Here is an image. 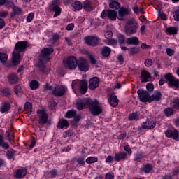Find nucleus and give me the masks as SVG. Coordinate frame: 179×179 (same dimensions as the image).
Returning <instances> with one entry per match:
<instances>
[{
	"mask_svg": "<svg viewBox=\"0 0 179 179\" xmlns=\"http://www.w3.org/2000/svg\"><path fill=\"white\" fill-rule=\"evenodd\" d=\"M141 48L142 50H150L151 47L149 45H146V43H142L141 45Z\"/></svg>",
	"mask_w": 179,
	"mask_h": 179,
	"instance_id": "69168bd1",
	"label": "nucleus"
},
{
	"mask_svg": "<svg viewBox=\"0 0 179 179\" xmlns=\"http://www.w3.org/2000/svg\"><path fill=\"white\" fill-rule=\"evenodd\" d=\"M101 54L105 58L110 57V55L111 54V48L108 46H104L101 50Z\"/></svg>",
	"mask_w": 179,
	"mask_h": 179,
	"instance_id": "c85d7f7f",
	"label": "nucleus"
},
{
	"mask_svg": "<svg viewBox=\"0 0 179 179\" xmlns=\"http://www.w3.org/2000/svg\"><path fill=\"white\" fill-rule=\"evenodd\" d=\"M14 92L17 96L22 94V87L20 85H15L14 87Z\"/></svg>",
	"mask_w": 179,
	"mask_h": 179,
	"instance_id": "de8ad7c7",
	"label": "nucleus"
},
{
	"mask_svg": "<svg viewBox=\"0 0 179 179\" xmlns=\"http://www.w3.org/2000/svg\"><path fill=\"white\" fill-rule=\"evenodd\" d=\"M0 110L2 114L8 113V111L10 110V103H9L8 101L4 102Z\"/></svg>",
	"mask_w": 179,
	"mask_h": 179,
	"instance_id": "7c9ffc66",
	"label": "nucleus"
},
{
	"mask_svg": "<svg viewBox=\"0 0 179 179\" xmlns=\"http://www.w3.org/2000/svg\"><path fill=\"white\" fill-rule=\"evenodd\" d=\"M12 12L10 13L11 17H15L16 16H19V15H22L23 13V10L20 8V7L17 6H13L12 7Z\"/></svg>",
	"mask_w": 179,
	"mask_h": 179,
	"instance_id": "dca6fc26",
	"label": "nucleus"
},
{
	"mask_svg": "<svg viewBox=\"0 0 179 179\" xmlns=\"http://www.w3.org/2000/svg\"><path fill=\"white\" fill-rule=\"evenodd\" d=\"M0 61L2 64H5L8 61V55L0 52Z\"/></svg>",
	"mask_w": 179,
	"mask_h": 179,
	"instance_id": "c03bdc74",
	"label": "nucleus"
},
{
	"mask_svg": "<svg viewBox=\"0 0 179 179\" xmlns=\"http://www.w3.org/2000/svg\"><path fill=\"white\" fill-rule=\"evenodd\" d=\"M118 20H124V16H127V15L129 14V10L125 8H120L118 11Z\"/></svg>",
	"mask_w": 179,
	"mask_h": 179,
	"instance_id": "a211bd4d",
	"label": "nucleus"
},
{
	"mask_svg": "<svg viewBox=\"0 0 179 179\" xmlns=\"http://www.w3.org/2000/svg\"><path fill=\"white\" fill-rule=\"evenodd\" d=\"M88 57L90 58V61L92 65H96L97 64V61L96 60V57H94L92 54H88Z\"/></svg>",
	"mask_w": 179,
	"mask_h": 179,
	"instance_id": "09e8293b",
	"label": "nucleus"
},
{
	"mask_svg": "<svg viewBox=\"0 0 179 179\" xmlns=\"http://www.w3.org/2000/svg\"><path fill=\"white\" fill-rule=\"evenodd\" d=\"M27 173V169H17L15 171V177L17 179L24 178V177H26Z\"/></svg>",
	"mask_w": 179,
	"mask_h": 179,
	"instance_id": "6ab92c4d",
	"label": "nucleus"
},
{
	"mask_svg": "<svg viewBox=\"0 0 179 179\" xmlns=\"http://www.w3.org/2000/svg\"><path fill=\"white\" fill-rule=\"evenodd\" d=\"M117 59L120 65H122L124 64V56H122V55H119L117 56Z\"/></svg>",
	"mask_w": 179,
	"mask_h": 179,
	"instance_id": "338daca9",
	"label": "nucleus"
},
{
	"mask_svg": "<svg viewBox=\"0 0 179 179\" xmlns=\"http://www.w3.org/2000/svg\"><path fill=\"white\" fill-rule=\"evenodd\" d=\"M34 19V13H30L27 17V23H30Z\"/></svg>",
	"mask_w": 179,
	"mask_h": 179,
	"instance_id": "4d7b16f0",
	"label": "nucleus"
},
{
	"mask_svg": "<svg viewBox=\"0 0 179 179\" xmlns=\"http://www.w3.org/2000/svg\"><path fill=\"white\" fill-rule=\"evenodd\" d=\"M88 108H90V113L94 117L100 115L103 113V108L100 106V102L97 99H94V101L91 99Z\"/></svg>",
	"mask_w": 179,
	"mask_h": 179,
	"instance_id": "7ed1b4c3",
	"label": "nucleus"
},
{
	"mask_svg": "<svg viewBox=\"0 0 179 179\" xmlns=\"http://www.w3.org/2000/svg\"><path fill=\"white\" fill-rule=\"evenodd\" d=\"M118 42L120 44H124L125 43V36L124 34H120L117 36Z\"/></svg>",
	"mask_w": 179,
	"mask_h": 179,
	"instance_id": "864d4df0",
	"label": "nucleus"
},
{
	"mask_svg": "<svg viewBox=\"0 0 179 179\" xmlns=\"http://www.w3.org/2000/svg\"><path fill=\"white\" fill-rule=\"evenodd\" d=\"M59 38V35L58 34H53L52 38L50 39V42L51 44H55L58 41V39Z\"/></svg>",
	"mask_w": 179,
	"mask_h": 179,
	"instance_id": "79ce46f5",
	"label": "nucleus"
},
{
	"mask_svg": "<svg viewBox=\"0 0 179 179\" xmlns=\"http://www.w3.org/2000/svg\"><path fill=\"white\" fill-rule=\"evenodd\" d=\"M168 85L169 87L173 86L174 87H176V89H178L179 87V80L173 78L169 84Z\"/></svg>",
	"mask_w": 179,
	"mask_h": 179,
	"instance_id": "72a5a7b5",
	"label": "nucleus"
},
{
	"mask_svg": "<svg viewBox=\"0 0 179 179\" xmlns=\"http://www.w3.org/2000/svg\"><path fill=\"white\" fill-rule=\"evenodd\" d=\"M173 108H176V110H179V99H175L173 100Z\"/></svg>",
	"mask_w": 179,
	"mask_h": 179,
	"instance_id": "603ef678",
	"label": "nucleus"
},
{
	"mask_svg": "<svg viewBox=\"0 0 179 179\" xmlns=\"http://www.w3.org/2000/svg\"><path fill=\"white\" fill-rule=\"evenodd\" d=\"M109 103L112 107H117L118 106V98L115 93H112L109 98Z\"/></svg>",
	"mask_w": 179,
	"mask_h": 179,
	"instance_id": "4be33fe9",
	"label": "nucleus"
},
{
	"mask_svg": "<svg viewBox=\"0 0 179 179\" xmlns=\"http://www.w3.org/2000/svg\"><path fill=\"white\" fill-rule=\"evenodd\" d=\"M77 66L81 72H87L89 71V63L84 57H80Z\"/></svg>",
	"mask_w": 179,
	"mask_h": 179,
	"instance_id": "9d476101",
	"label": "nucleus"
},
{
	"mask_svg": "<svg viewBox=\"0 0 179 179\" xmlns=\"http://www.w3.org/2000/svg\"><path fill=\"white\" fill-rule=\"evenodd\" d=\"M1 93L6 96V97H9L10 96V89L9 88H2L1 90Z\"/></svg>",
	"mask_w": 179,
	"mask_h": 179,
	"instance_id": "a19ab883",
	"label": "nucleus"
},
{
	"mask_svg": "<svg viewBox=\"0 0 179 179\" xmlns=\"http://www.w3.org/2000/svg\"><path fill=\"white\" fill-rule=\"evenodd\" d=\"M127 157L126 152H117L115 153L114 159L116 162H120V160H124Z\"/></svg>",
	"mask_w": 179,
	"mask_h": 179,
	"instance_id": "bb28decb",
	"label": "nucleus"
},
{
	"mask_svg": "<svg viewBox=\"0 0 179 179\" xmlns=\"http://www.w3.org/2000/svg\"><path fill=\"white\" fill-rule=\"evenodd\" d=\"M15 153H16V151H15L13 150H10L8 152L7 156H8V157H9V159H13V156H14Z\"/></svg>",
	"mask_w": 179,
	"mask_h": 179,
	"instance_id": "e2e57ef3",
	"label": "nucleus"
},
{
	"mask_svg": "<svg viewBox=\"0 0 179 179\" xmlns=\"http://www.w3.org/2000/svg\"><path fill=\"white\" fill-rule=\"evenodd\" d=\"M164 114L166 115V117H171L173 114H174V109L171 107L170 108H166L164 110Z\"/></svg>",
	"mask_w": 179,
	"mask_h": 179,
	"instance_id": "c9c22d12",
	"label": "nucleus"
},
{
	"mask_svg": "<svg viewBox=\"0 0 179 179\" xmlns=\"http://www.w3.org/2000/svg\"><path fill=\"white\" fill-rule=\"evenodd\" d=\"M117 43H118V41L116 39L114 38H110L108 39V45H115V44H117Z\"/></svg>",
	"mask_w": 179,
	"mask_h": 179,
	"instance_id": "5fc2aeb1",
	"label": "nucleus"
},
{
	"mask_svg": "<svg viewBox=\"0 0 179 179\" xmlns=\"http://www.w3.org/2000/svg\"><path fill=\"white\" fill-rule=\"evenodd\" d=\"M40 87V83L36 80H33L30 83V87L32 90H36V89H38Z\"/></svg>",
	"mask_w": 179,
	"mask_h": 179,
	"instance_id": "473e14b6",
	"label": "nucleus"
},
{
	"mask_svg": "<svg viewBox=\"0 0 179 179\" xmlns=\"http://www.w3.org/2000/svg\"><path fill=\"white\" fill-rule=\"evenodd\" d=\"M89 87L91 90H94L100 86V79L98 77H93L89 81Z\"/></svg>",
	"mask_w": 179,
	"mask_h": 179,
	"instance_id": "ddd939ff",
	"label": "nucleus"
},
{
	"mask_svg": "<svg viewBox=\"0 0 179 179\" xmlns=\"http://www.w3.org/2000/svg\"><path fill=\"white\" fill-rule=\"evenodd\" d=\"M138 118V113H132L131 115H129V121H135Z\"/></svg>",
	"mask_w": 179,
	"mask_h": 179,
	"instance_id": "052dcab7",
	"label": "nucleus"
},
{
	"mask_svg": "<svg viewBox=\"0 0 179 179\" xmlns=\"http://www.w3.org/2000/svg\"><path fill=\"white\" fill-rule=\"evenodd\" d=\"M105 179H114V173H107L106 175Z\"/></svg>",
	"mask_w": 179,
	"mask_h": 179,
	"instance_id": "774afa93",
	"label": "nucleus"
},
{
	"mask_svg": "<svg viewBox=\"0 0 179 179\" xmlns=\"http://www.w3.org/2000/svg\"><path fill=\"white\" fill-rule=\"evenodd\" d=\"M139 51H141V49L139 48L134 47L129 49V53L130 54V55H135L136 54H138Z\"/></svg>",
	"mask_w": 179,
	"mask_h": 179,
	"instance_id": "ea45409f",
	"label": "nucleus"
},
{
	"mask_svg": "<svg viewBox=\"0 0 179 179\" xmlns=\"http://www.w3.org/2000/svg\"><path fill=\"white\" fill-rule=\"evenodd\" d=\"M137 94H138L139 100H141L142 103H148V102L150 103V94H149L148 91L139 89L137 91Z\"/></svg>",
	"mask_w": 179,
	"mask_h": 179,
	"instance_id": "423d86ee",
	"label": "nucleus"
},
{
	"mask_svg": "<svg viewBox=\"0 0 179 179\" xmlns=\"http://www.w3.org/2000/svg\"><path fill=\"white\" fill-rule=\"evenodd\" d=\"M173 16L176 22H179V9L176 10L175 12L173 13Z\"/></svg>",
	"mask_w": 179,
	"mask_h": 179,
	"instance_id": "6e6d98bb",
	"label": "nucleus"
},
{
	"mask_svg": "<svg viewBox=\"0 0 179 179\" xmlns=\"http://www.w3.org/2000/svg\"><path fill=\"white\" fill-rule=\"evenodd\" d=\"M176 51L171 48H167L166 49V54L168 57H173L174 55V53Z\"/></svg>",
	"mask_w": 179,
	"mask_h": 179,
	"instance_id": "13d9d810",
	"label": "nucleus"
},
{
	"mask_svg": "<svg viewBox=\"0 0 179 179\" xmlns=\"http://www.w3.org/2000/svg\"><path fill=\"white\" fill-rule=\"evenodd\" d=\"M68 125H69L68 120H62L59 121L57 128H60L61 129H62V128H64V127H68Z\"/></svg>",
	"mask_w": 179,
	"mask_h": 179,
	"instance_id": "f704fd0d",
	"label": "nucleus"
},
{
	"mask_svg": "<svg viewBox=\"0 0 179 179\" xmlns=\"http://www.w3.org/2000/svg\"><path fill=\"white\" fill-rule=\"evenodd\" d=\"M50 9L55 13L54 17H57V16L61 15V8L59 7L58 4H52L50 6Z\"/></svg>",
	"mask_w": 179,
	"mask_h": 179,
	"instance_id": "393cba45",
	"label": "nucleus"
},
{
	"mask_svg": "<svg viewBox=\"0 0 179 179\" xmlns=\"http://www.w3.org/2000/svg\"><path fill=\"white\" fill-rule=\"evenodd\" d=\"M63 62L65 68L73 71V69H76L78 62L74 56H70L66 60H64Z\"/></svg>",
	"mask_w": 179,
	"mask_h": 179,
	"instance_id": "20e7f679",
	"label": "nucleus"
},
{
	"mask_svg": "<svg viewBox=\"0 0 179 179\" xmlns=\"http://www.w3.org/2000/svg\"><path fill=\"white\" fill-rule=\"evenodd\" d=\"M83 8L84 10H86L87 12H90V10H93V3L90 0H85L83 2Z\"/></svg>",
	"mask_w": 179,
	"mask_h": 179,
	"instance_id": "aec40b11",
	"label": "nucleus"
},
{
	"mask_svg": "<svg viewBox=\"0 0 179 179\" xmlns=\"http://www.w3.org/2000/svg\"><path fill=\"white\" fill-rule=\"evenodd\" d=\"M107 17L110 20H117V11L114 10H107Z\"/></svg>",
	"mask_w": 179,
	"mask_h": 179,
	"instance_id": "a878e982",
	"label": "nucleus"
},
{
	"mask_svg": "<svg viewBox=\"0 0 179 179\" xmlns=\"http://www.w3.org/2000/svg\"><path fill=\"white\" fill-rule=\"evenodd\" d=\"M124 31L127 36H132L138 31V22L135 18L130 19L127 21L124 26Z\"/></svg>",
	"mask_w": 179,
	"mask_h": 179,
	"instance_id": "f03ea898",
	"label": "nucleus"
},
{
	"mask_svg": "<svg viewBox=\"0 0 179 179\" xmlns=\"http://www.w3.org/2000/svg\"><path fill=\"white\" fill-rule=\"evenodd\" d=\"M104 36L107 40L113 37V31H106V34H104Z\"/></svg>",
	"mask_w": 179,
	"mask_h": 179,
	"instance_id": "680f3d73",
	"label": "nucleus"
},
{
	"mask_svg": "<svg viewBox=\"0 0 179 179\" xmlns=\"http://www.w3.org/2000/svg\"><path fill=\"white\" fill-rule=\"evenodd\" d=\"M71 6L75 10H81V9L83 8V4H82L80 1L76 0L71 4Z\"/></svg>",
	"mask_w": 179,
	"mask_h": 179,
	"instance_id": "cd10ccee",
	"label": "nucleus"
},
{
	"mask_svg": "<svg viewBox=\"0 0 179 179\" xmlns=\"http://www.w3.org/2000/svg\"><path fill=\"white\" fill-rule=\"evenodd\" d=\"M110 3H109V8H110V9H120V8H121V4L115 1V0H110Z\"/></svg>",
	"mask_w": 179,
	"mask_h": 179,
	"instance_id": "c756f323",
	"label": "nucleus"
},
{
	"mask_svg": "<svg viewBox=\"0 0 179 179\" xmlns=\"http://www.w3.org/2000/svg\"><path fill=\"white\" fill-rule=\"evenodd\" d=\"M165 79H166V80H169V83H171L173 79H175L176 78H174V76H173V75L171 74V73H168L164 76Z\"/></svg>",
	"mask_w": 179,
	"mask_h": 179,
	"instance_id": "3c124183",
	"label": "nucleus"
},
{
	"mask_svg": "<svg viewBox=\"0 0 179 179\" xmlns=\"http://www.w3.org/2000/svg\"><path fill=\"white\" fill-rule=\"evenodd\" d=\"M144 64L145 66L150 68V66L153 65V60H152V59H146Z\"/></svg>",
	"mask_w": 179,
	"mask_h": 179,
	"instance_id": "8fccbe9b",
	"label": "nucleus"
},
{
	"mask_svg": "<svg viewBox=\"0 0 179 179\" xmlns=\"http://www.w3.org/2000/svg\"><path fill=\"white\" fill-rule=\"evenodd\" d=\"M27 41H19L14 48L13 52V64L14 65H19L20 64V52H24L26 48H27Z\"/></svg>",
	"mask_w": 179,
	"mask_h": 179,
	"instance_id": "f257e3e1",
	"label": "nucleus"
},
{
	"mask_svg": "<svg viewBox=\"0 0 179 179\" xmlns=\"http://www.w3.org/2000/svg\"><path fill=\"white\" fill-rule=\"evenodd\" d=\"M152 169H153V166H152V164H147L143 167V171H144V173H150Z\"/></svg>",
	"mask_w": 179,
	"mask_h": 179,
	"instance_id": "e433bc0d",
	"label": "nucleus"
},
{
	"mask_svg": "<svg viewBox=\"0 0 179 179\" xmlns=\"http://www.w3.org/2000/svg\"><path fill=\"white\" fill-rule=\"evenodd\" d=\"M126 43L129 44V45H138V44H139V38L136 36L127 38Z\"/></svg>",
	"mask_w": 179,
	"mask_h": 179,
	"instance_id": "5701e85b",
	"label": "nucleus"
},
{
	"mask_svg": "<svg viewBox=\"0 0 179 179\" xmlns=\"http://www.w3.org/2000/svg\"><path fill=\"white\" fill-rule=\"evenodd\" d=\"M77 163H78V164H85V157H79L77 159Z\"/></svg>",
	"mask_w": 179,
	"mask_h": 179,
	"instance_id": "0e129e2a",
	"label": "nucleus"
},
{
	"mask_svg": "<svg viewBox=\"0 0 179 179\" xmlns=\"http://www.w3.org/2000/svg\"><path fill=\"white\" fill-rule=\"evenodd\" d=\"M90 101L91 99L90 98H83L80 99L76 103V108L79 110H84V108H86V106L89 108Z\"/></svg>",
	"mask_w": 179,
	"mask_h": 179,
	"instance_id": "6e6552de",
	"label": "nucleus"
},
{
	"mask_svg": "<svg viewBox=\"0 0 179 179\" xmlns=\"http://www.w3.org/2000/svg\"><path fill=\"white\" fill-rule=\"evenodd\" d=\"M24 110H30V113H33V104L30 102H26L24 106Z\"/></svg>",
	"mask_w": 179,
	"mask_h": 179,
	"instance_id": "a18cd8bd",
	"label": "nucleus"
},
{
	"mask_svg": "<svg viewBox=\"0 0 179 179\" xmlns=\"http://www.w3.org/2000/svg\"><path fill=\"white\" fill-rule=\"evenodd\" d=\"M84 41L87 45L96 47V45H99V43H100V38L96 36H88L85 37Z\"/></svg>",
	"mask_w": 179,
	"mask_h": 179,
	"instance_id": "39448f33",
	"label": "nucleus"
},
{
	"mask_svg": "<svg viewBox=\"0 0 179 179\" xmlns=\"http://www.w3.org/2000/svg\"><path fill=\"white\" fill-rule=\"evenodd\" d=\"M156 127V120L153 119H148L146 122H143V129H153Z\"/></svg>",
	"mask_w": 179,
	"mask_h": 179,
	"instance_id": "f8f14e48",
	"label": "nucleus"
},
{
	"mask_svg": "<svg viewBox=\"0 0 179 179\" xmlns=\"http://www.w3.org/2000/svg\"><path fill=\"white\" fill-rule=\"evenodd\" d=\"M76 115V111L75 110H69L66 114V118H73Z\"/></svg>",
	"mask_w": 179,
	"mask_h": 179,
	"instance_id": "49530a36",
	"label": "nucleus"
},
{
	"mask_svg": "<svg viewBox=\"0 0 179 179\" xmlns=\"http://www.w3.org/2000/svg\"><path fill=\"white\" fill-rule=\"evenodd\" d=\"M166 31L169 34H177V31H178V28L171 27L166 29Z\"/></svg>",
	"mask_w": 179,
	"mask_h": 179,
	"instance_id": "58836bf2",
	"label": "nucleus"
},
{
	"mask_svg": "<svg viewBox=\"0 0 179 179\" xmlns=\"http://www.w3.org/2000/svg\"><path fill=\"white\" fill-rule=\"evenodd\" d=\"M38 114H41L39 115L38 124L41 126L45 125L47 122H48V114L44 110H38Z\"/></svg>",
	"mask_w": 179,
	"mask_h": 179,
	"instance_id": "9b49d317",
	"label": "nucleus"
},
{
	"mask_svg": "<svg viewBox=\"0 0 179 179\" xmlns=\"http://www.w3.org/2000/svg\"><path fill=\"white\" fill-rule=\"evenodd\" d=\"M44 62H45V61H44L41 58H39V62L38 63V68L41 72H43V73H48L50 69L45 66V64H44Z\"/></svg>",
	"mask_w": 179,
	"mask_h": 179,
	"instance_id": "2eb2a0df",
	"label": "nucleus"
},
{
	"mask_svg": "<svg viewBox=\"0 0 179 179\" xmlns=\"http://www.w3.org/2000/svg\"><path fill=\"white\" fill-rule=\"evenodd\" d=\"M52 52H54V48H45L41 50L40 58L43 61H45V62H48V61H50V56L51 54H52Z\"/></svg>",
	"mask_w": 179,
	"mask_h": 179,
	"instance_id": "1a4fd4ad",
	"label": "nucleus"
},
{
	"mask_svg": "<svg viewBox=\"0 0 179 179\" xmlns=\"http://www.w3.org/2000/svg\"><path fill=\"white\" fill-rule=\"evenodd\" d=\"M143 153H136L134 157V162H141V160H143Z\"/></svg>",
	"mask_w": 179,
	"mask_h": 179,
	"instance_id": "37998d69",
	"label": "nucleus"
},
{
	"mask_svg": "<svg viewBox=\"0 0 179 179\" xmlns=\"http://www.w3.org/2000/svg\"><path fill=\"white\" fill-rule=\"evenodd\" d=\"M19 78L17 77V76L15 73H12L8 76V82L11 84V85H15V83H17V80H18Z\"/></svg>",
	"mask_w": 179,
	"mask_h": 179,
	"instance_id": "2f4dec72",
	"label": "nucleus"
},
{
	"mask_svg": "<svg viewBox=\"0 0 179 179\" xmlns=\"http://www.w3.org/2000/svg\"><path fill=\"white\" fill-rule=\"evenodd\" d=\"M98 160L99 159L97 157H89L86 159V163H87V164H92L93 163H97Z\"/></svg>",
	"mask_w": 179,
	"mask_h": 179,
	"instance_id": "4c0bfd02",
	"label": "nucleus"
},
{
	"mask_svg": "<svg viewBox=\"0 0 179 179\" xmlns=\"http://www.w3.org/2000/svg\"><path fill=\"white\" fill-rule=\"evenodd\" d=\"M151 76L150 73L148 71H142L141 74V83L149 82V79H150Z\"/></svg>",
	"mask_w": 179,
	"mask_h": 179,
	"instance_id": "412c9836",
	"label": "nucleus"
},
{
	"mask_svg": "<svg viewBox=\"0 0 179 179\" xmlns=\"http://www.w3.org/2000/svg\"><path fill=\"white\" fill-rule=\"evenodd\" d=\"M160 100H162V92L160 91H155L151 96H150V103L160 101Z\"/></svg>",
	"mask_w": 179,
	"mask_h": 179,
	"instance_id": "f3484780",
	"label": "nucleus"
},
{
	"mask_svg": "<svg viewBox=\"0 0 179 179\" xmlns=\"http://www.w3.org/2000/svg\"><path fill=\"white\" fill-rule=\"evenodd\" d=\"M146 89H147V92H153V90L155 89V87L153 86V85L152 83H148L146 85Z\"/></svg>",
	"mask_w": 179,
	"mask_h": 179,
	"instance_id": "bf43d9fd",
	"label": "nucleus"
},
{
	"mask_svg": "<svg viewBox=\"0 0 179 179\" xmlns=\"http://www.w3.org/2000/svg\"><path fill=\"white\" fill-rule=\"evenodd\" d=\"M65 93H66V87L64 85H56L52 91V94L56 97H62Z\"/></svg>",
	"mask_w": 179,
	"mask_h": 179,
	"instance_id": "0eeeda50",
	"label": "nucleus"
},
{
	"mask_svg": "<svg viewBox=\"0 0 179 179\" xmlns=\"http://www.w3.org/2000/svg\"><path fill=\"white\" fill-rule=\"evenodd\" d=\"M165 135L167 138H172L175 141H177L179 138V132L177 129H174L173 131L168 130L165 132Z\"/></svg>",
	"mask_w": 179,
	"mask_h": 179,
	"instance_id": "4468645a",
	"label": "nucleus"
},
{
	"mask_svg": "<svg viewBox=\"0 0 179 179\" xmlns=\"http://www.w3.org/2000/svg\"><path fill=\"white\" fill-rule=\"evenodd\" d=\"M87 80H83L81 81L80 85V92L81 94H86V92H87Z\"/></svg>",
	"mask_w": 179,
	"mask_h": 179,
	"instance_id": "b1692460",
	"label": "nucleus"
}]
</instances>
